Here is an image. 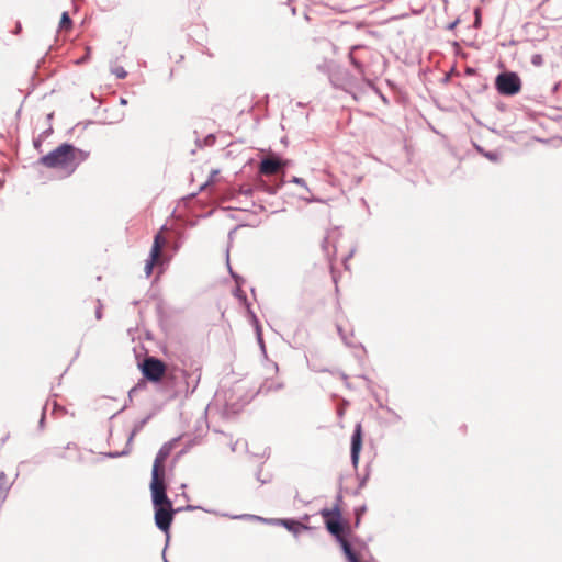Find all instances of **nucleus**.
<instances>
[{"label": "nucleus", "instance_id": "nucleus-1", "mask_svg": "<svg viewBox=\"0 0 562 562\" xmlns=\"http://www.w3.org/2000/svg\"><path fill=\"white\" fill-rule=\"evenodd\" d=\"M88 157V154L70 144H61L40 159L49 169L65 170L72 173L77 166Z\"/></svg>", "mask_w": 562, "mask_h": 562}, {"label": "nucleus", "instance_id": "nucleus-2", "mask_svg": "<svg viewBox=\"0 0 562 562\" xmlns=\"http://www.w3.org/2000/svg\"><path fill=\"white\" fill-rule=\"evenodd\" d=\"M166 491L167 485H161L160 493L157 495L155 487L150 486L151 499L155 508V524L164 532H168L175 514L172 503L168 498Z\"/></svg>", "mask_w": 562, "mask_h": 562}, {"label": "nucleus", "instance_id": "nucleus-3", "mask_svg": "<svg viewBox=\"0 0 562 562\" xmlns=\"http://www.w3.org/2000/svg\"><path fill=\"white\" fill-rule=\"evenodd\" d=\"M172 450V443L167 442L165 443L159 451L156 454V458L154 460L153 470H151V481L150 486L155 487V492L158 495L161 490V485L166 484V470H165V463L167 459L169 458Z\"/></svg>", "mask_w": 562, "mask_h": 562}, {"label": "nucleus", "instance_id": "nucleus-4", "mask_svg": "<svg viewBox=\"0 0 562 562\" xmlns=\"http://www.w3.org/2000/svg\"><path fill=\"white\" fill-rule=\"evenodd\" d=\"M495 87L503 95H514L521 90V80L515 72H503L496 77Z\"/></svg>", "mask_w": 562, "mask_h": 562}, {"label": "nucleus", "instance_id": "nucleus-5", "mask_svg": "<svg viewBox=\"0 0 562 562\" xmlns=\"http://www.w3.org/2000/svg\"><path fill=\"white\" fill-rule=\"evenodd\" d=\"M321 515L325 520L328 531L336 536L342 543V540L346 539L342 537L344 527L340 521L341 515L339 508L337 506L331 509L325 508L321 512Z\"/></svg>", "mask_w": 562, "mask_h": 562}, {"label": "nucleus", "instance_id": "nucleus-6", "mask_svg": "<svg viewBox=\"0 0 562 562\" xmlns=\"http://www.w3.org/2000/svg\"><path fill=\"white\" fill-rule=\"evenodd\" d=\"M165 245L166 238L161 235V233L156 234L154 237V243L150 249L149 258L147 259L145 265L146 277H149L153 273V269L155 266L161 263V250Z\"/></svg>", "mask_w": 562, "mask_h": 562}, {"label": "nucleus", "instance_id": "nucleus-7", "mask_svg": "<svg viewBox=\"0 0 562 562\" xmlns=\"http://www.w3.org/2000/svg\"><path fill=\"white\" fill-rule=\"evenodd\" d=\"M142 371L149 381L158 382L166 373V364L159 359L148 357L143 362Z\"/></svg>", "mask_w": 562, "mask_h": 562}, {"label": "nucleus", "instance_id": "nucleus-8", "mask_svg": "<svg viewBox=\"0 0 562 562\" xmlns=\"http://www.w3.org/2000/svg\"><path fill=\"white\" fill-rule=\"evenodd\" d=\"M362 448V426L357 424L351 437V461L353 467L358 465L359 456Z\"/></svg>", "mask_w": 562, "mask_h": 562}, {"label": "nucleus", "instance_id": "nucleus-9", "mask_svg": "<svg viewBox=\"0 0 562 562\" xmlns=\"http://www.w3.org/2000/svg\"><path fill=\"white\" fill-rule=\"evenodd\" d=\"M283 162L277 157L265 158L259 166V172L263 176H272L278 173L283 167Z\"/></svg>", "mask_w": 562, "mask_h": 562}, {"label": "nucleus", "instance_id": "nucleus-10", "mask_svg": "<svg viewBox=\"0 0 562 562\" xmlns=\"http://www.w3.org/2000/svg\"><path fill=\"white\" fill-rule=\"evenodd\" d=\"M269 522L274 525H280L285 527L289 531L294 533L300 532L301 530L307 529V527L299 521L292 519H271Z\"/></svg>", "mask_w": 562, "mask_h": 562}, {"label": "nucleus", "instance_id": "nucleus-11", "mask_svg": "<svg viewBox=\"0 0 562 562\" xmlns=\"http://www.w3.org/2000/svg\"><path fill=\"white\" fill-rule=\"evenodd\" d=\"M12 486V481L0 470V505L3 504L9 495V491Z\"/></svg>", "mask_w": 562, "mask_h": 562}, {"label": "nucleus", "instance_id": "nucleus-12", "mask_svg": "<svg viewBox=\"0 0 562 562\" xmlns=\"http://www.w3.org/2000/svg\"><path fill=\"white\" fill-rule=\"evenodd\" d=\"M342 549L350 562H360L357 555L352 552L351 547L347 540H342Z\"/></svg>", "mask_w": 562, "mask_h": 562}, {"label": "nucleus", "instance_id": "nucleus-13", "mask_svg": "<svg viewBox=\"0 0 562 562\" xmlns=\"http://www.w3.org/2000/svg\"><path fill=\"white\" fill-rule=\"evenodd\" d=\"M59 26L63 30H69L71 27V20H70L69 14L67 12H64L61 14Z\"/></svg>", "mask_w": 562, "mask_h": 562}, {"label": "nucleus", "instance_id": "nucleus-14", "mask_svg": "<svg viewBox=\"0 0 562 562\" xmlns=\"http://www.w3.org/2000/svg\"><path fill=\"white\" fill-rule=\"evenodd\" d=\"M484 156L490 159L491 161H497L498 160V155L496 153H485Z\"/></svg>", "mask_w": 562, "mask_h": 562}, {"label": "nucleus", "instance_id": "nucleus-15", "mask_svg": "<svg viewBox=\"0 0 562 562\" xmlns=\"http://www.w3.org/2000/svg\"><path fill=\"white\" fill-rule=\"evenodd\" d=\"M97 318L100 319L101 318V306H98L97 307Z\"/></svg>", "mask_w": 562, "mask_h": 562}, {"label": "nucleus", "instance_id": "nucleus-16", "mask_svg": "<svg viewBox=\"0 0 562 562\" xmlns=\"http://www.w3.org/2000/svg\"><path fill=\"white\" fill-rule=\"evenodd\" d=\"M116 75H117V77H120V78H124L126 74H125V71H124V70H121V71H119Z\"/></svg>", "mask_w": 562, "mask_h": 562}, {"label": "nucleus", "instance_id": "nucleus-17", "mask_svg": "<svg viewBox=\"0 0 562 562\" xmlns=\"http://www.w3.org/2000/svg\"><path fill=\"white\" fill-rule=\"evenodd\" d=\"M217 173H218V171H217V170L212 171V173H211V180H210V181H214L213 179H214V177H216V175H217Z\"/></svg>", "mask_w": 562, "mask_h": 562}, {"label": "nucleus", "instance_id": "nucleus-18", "mask_svg": "<svg viewBox=\"0 0 562 562\" xmlns=\"http://www.w3.org/2000/svg\"><path fill=\"white\" fill-rule=\"evenodd\" d=\"M353 64H355V66H356L357 68H359V67H360V65H359L357 61H355V60H353Z\"/></svg>", "mask_w": 562, "mask_h": 562}]
</instances>
